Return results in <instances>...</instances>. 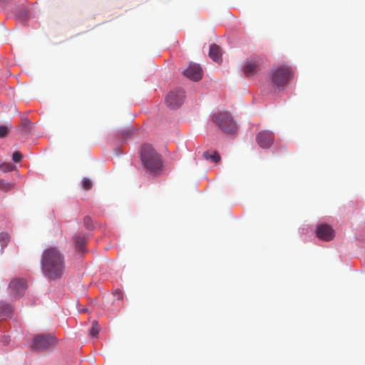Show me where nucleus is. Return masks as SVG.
<instances>
[{
    "instance_id": "nucleus-23",
    "label": "nucleus",
    "mask_w": 365,
    "mask_h": 365,
    "mask_svg": "<svg viewBox=\"0 0 365 365\" xmlns=\"http://www.w3.org/2000/svg\"><path fill=\"white\" fill-rule=\"evenodd\" d=\"M83 224H84V226L88 230H91L93 227L92 220L89 217H84Z\"/></svg>"
},
{
    "instance_id": "nucleus-10",
    "label": "nucleus",
    "mask_w": 365,
    "mask_h": 365,
    "mask_svg": "<svg viewBox=\"0 0 365 365\" xmlns=\"http://www.w3.org/2000/svg\"><path fill=\"white\" fill-rule=\"evenodd\" d=\"M316 234L317 237L324 241H330L334 236V232L332 227L326 224L319 225Z\"/></svg>"
},
{
    "instance_id": "nucleus-5",
    "label": "nucleus",
    "mask_w": 365,
    "mask_h": 365,
    "mask_svg": "<svg viewBox=\"0 0 365 365\" xmlns=\"http://www.w3.org/2000/svg\"><path fill=\"white\" fill-rule=\"evenodd\" d=\"M265 63V59L259 56L247 58L243 68L245 74L248 77L257 74L264 66Z\"/></svg>"
},
{
    "instance_id": "nucleus-15",
    "label": "nucleus",
    "mask_w": 365,
    "mask_h": 365,
    "mask_svg": "<svg viewBox=\"0 0 365 365\" xmlns=\"http://www.w3.org/2000/svg\"><path fill=\"white\" fill-rule=\"evenodd\" d=\"M203 156L207 160H210L212 162L217 163L220 160V156L219 153L214 151L212 154L209 152H205Z\"/></svg>"
},
{
    "instance_id": "nucleus-1",
    "label": "nucleus",
    "mask_w": 365,
    "mask_h": 365,
    "mask_svg": "<svg viewBox=\"0 0 365 365\" xmlns=\"http://www.w3.org/2000/svg\"><path fill=\"white\" fill-rule=\"evenodd\" d=\"M41 271L48 280L61 279L66 272L65 257L56 247L46 249L41 259Z\"/></svg>"
},
{
    "instance_id": "nucleus-9",
    "label": "nucleus",
    "mask_w": 365,
    "mask_h": 365,
    "mask_svg": "<svg viewBox=\"0 0 365 365\" xmlns=\"http://www.w3.org/2000/svg\"><path fill=\"white\" fill-rule=\"evenodd\" d=\"M256 140L260 148H269L274 142V134L269 130H262L256 136Z\"/></svg>"
},
{
    "instance_id": "nucleus-17",
    "label": "nucleus",
    "mask_w": 365,
    "mask_h": 365,
    "mask_svg": "<svg viewBox=\"0 0 365 365\" xmlns=\"http://www.w3.org/2000/svg\"><path fill=\"white\" fill-rule=\"evenodd\" d=\"M100 331V327L98 322H93L92 326L89 330L90 336L92 337H96L99 333Z\"/></svg>"
},
{
    "instance_id": "nucleus-11",
    "label": "nucleus",
    "mask_w": 365,
    "mask_h": 365,
    "mask_svg": "<svg viewBox=\"0 0 365 365\" xmlns=\"http://www.w3.org/2000/svg\"><path fill=\"white\" fill-rule=\"evenodd\" d=\"M9 288L15 294H21L27 288L26 282L23 279H14L11 281Z\"/></svg>"
},
{
    "instance_id": "nucleus-4",
    "label": "nucleus",
    "mask_w": 365,
    "mask_h": 365,
    "mask_svg": "<svg viewBox=\"0 0 365 365\" xmlns=\"http://www.w3.org/2000/svg\"><path fill=\"white\" fill-rule=\"evenodd\" d=\"M212 120L225 133H231L237 129L236 123L228 112L215 113Z\"/></svg>"
},
{
    "instance_id": "nucleus-14",
    "label": "nucleus",
    "mask_w": 365,
    "mask_h": 365,
    "mask_svg": "<svg viewBox=\"0 0 365 365\" xmlns=\"http://www.w3.org/2000/svg\"><path fill=\"white\" fill-rule=\"evenodd\" d=\"M19 130L22 134H29L31 130V121L27 118L22 119L21 125Z\"/></svg>"
},
{
    "instance_id": "nucleus-21",
    "label": "nucleus",
    "mask_w": 365,
    "mask_h": 365,
    "mask_svg": "<svg viewBox=\"0 0 365 365\" xmlns=\"http://www.w3.org/2000/svg\"><path fill=\"white\" fill-rule=\"evenodd\" d=\"M9 128L6 125H0V138H4L8 135Z\"/></svg>"
},
{
    "instance_id": "nucleus-8",
    "label": "nucleus",
    "mask_w": 365,
    "mask_h": 365,
    "mask_svg": "<svg viewBox=\"0 0 365 365\" xmlns=\"http://www.w3.org/2000/svg\"><path fill=\"white\" fill-rule=\"evenodd\" d=\"M184 75L193 81H198L202 77V69L201 66L195 63H191L183 72Z\"/></svg>"
},
{
    "instance_id": "nucleus-6",
    "label": "nucleus",
    "mask_w": 365,
    "mask_h": 365,
    "mask_svg": "<svg viewBox=\"0 0 365 365\" xmlns=\"http://www.w3.org/2000/svg\"><path fill=\"white\" fill-rule=\"evenodd\" d=\"M56 338L52 334H41L35 336L32 347L38 350L49 349L56 344Z\"/></svg>"
},
{
    "instance_id": "nucleus-3",
    "label": "nucleus",
    "mask_w": 365,
    "mask_h": 365,
    "mask_svg": "<svg viewBox=\"0 0 365 365\" xmlns=\"http://www.w3.org/2000/svg\"><path fill=\"white\" fill-rule=\"evenodd\" d=\"M292 75L291 68L287 64L274 67L270 71L272 83L277 87L284 86L289 81Z\"/></svg>"
},
{
    "instance_id": "nucleus-19",
    "label": "nucleus",
    "mask_w": 365,
    "mask_h": 365,
    "mask_svg": "<svg viewBox=\"0 0 365 365\" xmlns=\"http://www.w3.org/2000/svg\"><path fill=\"white\" fill-rule=\"evenodd\" d=\"M10 236L6 232H1L0 233V243L2 247L6 246L8 242H9Z\"/></svg>"
},
{
    "instance_id": "nucleus-13",
    "label": "nucleus",
    "mask_w": 365,
    "mask_h": 365,
    "mask_svg": "<svg viewBox=\"0 0 365 365\" xmlns=\"http://www.w3.org/2000/svg\"><path fill=\"white\" fill-rule=\"evenodd\" d=\"M12 313V308L7 304L0 302V321L10 317Z\"/></svg>"
},
{
    "instance_id": "nucleus-18",
    "label": "nucleus",
    "mask_w": 365,
    "mask_h": 365,
    "mask_svg": "<svg viewBox=\"0 0 365 365\" xmlns=\"http://www.w3.org/2000/svg\"><path fill=\"white\" fill-rule=\"evenodd\" d=\"M16 166L11 163H4L0 165V170L4 173L14 170Z\"/></svg>"
},
{
    "instance_id": "nucleus-22",
    "label": "nucleus",
    "mask_w": 365,
    "mask_h": 365,
    "mask_svg": "<svg viewBox=\"0 0 365 365\" xmlns=\"http://www.w3.org/2000/svg\"><path fill=\"white\" fill-rule=\"evenodd\" d=\"M22 158H23V155L19 151L14 152L12 155V160L15 163L20 162Z\"/></svg>"
},
{
    "instance_id": "nucleus-7",
    "label": "nucleus",
    "mask_w": 365,
    "mask_h": 365,
    "mask_svg": "<svg viewBox=\"0 0 365 365\" xmlns=\"http://www.w3.org/2000/svg\"><path fill=\"white\" fill-rule=\"evenodd\" d=\"M185 98V92L182 89H176L170 91L165 96V103L168 107L170 108H179L184 101Z\"/></svg>"
},
{
    "instance_id": "nucleus-12",
    "label": "nucleus",
    "mask_w": 365,
    "mask_h": 365,
    "mask_svg": "<svg viewBox=\"0 0 365 365\" xmlns=\"http://www.w3.org/2000/svg\"><path fill=\"white\" fill-rule=\"evenodd\" d=\"M210 57L216 62H220L221 61L222 51L220 46L216 44H212L210 46Z\"/></svg>"
},
{
    "instance_id": "nucleus-2",
    "label": "nucleus",
    "mask_w": 365,
    "mask_h": 365,
    "mask_svg": "<svg viewBox=\"0 0 365 365\" xmlns=\"http://www.w3.org/2000/svg\"><path fill=\"white\" fill-rule=\"evenodd\" d=\"M141 161L150 172H157L163 167L161 155L150 144H144L140 151Z\"/></svg>"
},
{
    "instance_id": "nucleus-25",
    "label": "nucleus",
    "mask_w": 365,
    "mask_h": 365,
    "mask_svg": "<svg viewBox=\"0 0 365 365\" xmlns=\"http://www.w3.org/2000/svg\"><path fill=\"white\" fill-rule=\"evenodd\" d=\"M1 1L4 3L9 2L11 0H0Z\"/></svg>"
},
{
    "instance_id": "nucleus-24",
    "label": "nucleus",
    "mask_w": 365,
    "mask_h": 365,
    "mask_svg": "<svg viewBox=\"0 0 365 365\" xmlns=\"http://www.w3.org/2000/svg\"><path fill=\"white\" fill-rule=\"evenodd\" d=\"M11 187V185L9 183L5 182L3 180H0V189L6 191L10 190Z\"/></svg>"
},
{
    "instance_id": "nucleus-16",
    "label": "nucleus",
    "mask_w": 365,
    "mask_h": 365,
    "mask_svg": "<svg viewBox=\"0 0 365 365\" xmlns=\"http://www.w3.org/2000/svg\"><path fill=\"white\" fill-rule=\"evenodd\" d=\"M75 242L76 247L80 250H83V246L86 242V237L83 235H78L75 237Z\"/></svg>"
},
{
    "instance_id": "nucleus-20",
    "label": "nucleus",
    "mask_w": 365,
    "mask_h": 365,
    "mask_svg": "<svg viewBox=\"0 0 365 365\" xmlns=\"http://www.w3.org/2000/svg\"><path fill=\"white\" fill-rule=\"evenodd\" d=\"M93 182L92 181L88 178H84L82 180V187L85 190H89L92 188Z\"/></svg>"
}]
</instances>
